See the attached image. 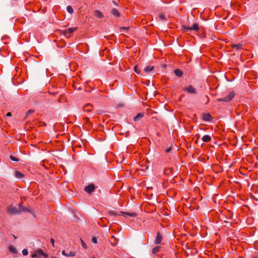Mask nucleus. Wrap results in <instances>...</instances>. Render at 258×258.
<instances>
[{
    "mask_svg": "<svg viewBox=\"0 0 258 258\" xmlns=\"http://www.w3.org/2000/svg\"><path fill=\"white\" fill-rule=\"evenodd\" d=\"M8 213L11 215L19 214V211L13 206H10L8 210Z\"/></svg>",
    "mask_w": 258,
    "mask_h": 258,
    "instance_id": "nucleus-4",
    "label": "nucleus"
},
{
    "mask_svg": "<svg viewBox=\"0 0 258 258\" xmlns=\"http://www.w3.org/2000/svg\"><path fill=\"white\" fill-rule=\"evenodd\" d=\"M202 119L205 121H210L213 119V117L209 113H204L203 115Z\"/></svg>",
    "mask_w": 258,
    "mask_h": 258,
    "instance_id": "nucleus-8",
    "label": "nucleus"
},
{
    "mask_svg": "<svg viewBox=\"0 0 258 258\" xmlns=\"http://www.w3.org/2000/svg\"><path fill=\"white\" fill-rule=\"evenodd\" d=\"M37 256V252L36 251L32 254V257L34 258V257H36Z\"/></svg>",
    "mask_w": 258,
    "mask_h": 258,
    "instance_id": "nucleus-35",
    "label": "nucleus"
},
{
    "mask_svg": "<svg viewBox=\"0 0 258 258\" xmlns=\"http://www.w3.org/2000/svg\"><path fill=\"white\" fill-rule=\"evenodd\" d=\"M159 246H156L155 247L153 250H152V253L154 254H155L156 253H157L159 251Z\"/></svg>",
    "mask_w": 258,
    "mask_h": 258,
    "instance_id": "nucleus-22",
    "label": "nucleus"
},
{
    "mask_svg": "<svg viewBox=\"0 0 258 258\" xmlns=\"http://www.w3.org/2000/svg\"><path fill=\"white\" fill-rule=\"evenodd\" d=\"M18 210L19 211V214L21 212H29L31 213V214H33V212L32 211L28 209L27 208L22 206L20 204L19 205V210Z\"/></svg>",
    "mask_w": 258,
    "mask_h": 258,
    "instance_id": "nucleus-7",
    "label": "nucleus"
},
{
    "mask_svg": "<svg viewBox=\"0 0 258 258\" xmlns=\"http://www.w3.org/2000/svg\"><path fill=\"white\" fill-rule=\"evenodd\" d=\"M234 96L235 94L234 93V92H231L228 94V95L226 97L221 99H219L218 101L223 102H229V101L232 100V99L234 97Z\"/></svg>",
    "mask_w": 258,
    "mask_h": 258,
    "instance_id": "nucleus-3",
    "label": "nucleus"
},
{
    "mask_svg": "<svg viewBox=\"0 0 258 258\" xmlns=\"http://www.w3.org/2000/svg\"><path fill=\"white\" fill-rule=\"evenodd\" d=\"M120 29L121 30H128L129 29V27H121L120 28Z\"/></svg>",
    "mask_w": 258,
    "mask_h": 258,
    "instance_id": "nucleus-33",
    "label": "nucleus"
},
{
    "mask_svg": "<svg viewBox=\"0 0 258 258\" xmlns=\"http://www.w3.org/2000/svg\"><path fill=\"white\" fill-rule=\"evenodd\" d=\"M154 69L153 66H147L144 68V71L148 73Z\"/></svg>",
    "mask_w": 258,
    "mask_h": 258,
    "instance_id": "nucleus-18",
    "label": "nucleus"
},
{
    "mask_svg": "<svg viewBox=\"0 0 258 258\" xmlns=\"http://www.w3.org/2000/svg\"><path fill=\"white\" fill-rule=\"evenodd\" d=\"M93 258H95V257H93Z\"/></svg>",
    "mask_w": 258,
    "mask_h": 258,
    "instance_id": "nucleus-44",
    "label": "nucleus"
},
{
    "mask_svg": "<svg viewBox=\"0 0 258 258\" xmlns=\"http://www.w3.org/2000/svg\"><path fill=\"white\" fill-rule=\"evenodd\" d=\"M107 212L110 215L114 216H117L119 215V214H118L117 213L115 212L112 211H108Z\"/></svg>",
    "mask_w": 258,
    "mask_h": 258,
    "instance_id": "nucleus-21",
    "label": "nucleus"
},
{
    "mask_svg": "<svg viewBox=\"0 0 258 258\" xmlns=\"http://www.w3.org/2000/svg\"><path fill=\"white\" fill-rule=\"evenodd\" d=\"M10 158L12 161H16V162L19 161V159L15 157V156H14L13 155H10Z\"/></svg>",
    "mask_w": 258,
    "mask_h": 258,
    "instance_id": "nucleus-26",
    "label": "nucleus"
},
{
    "mask_svg": "<svg viewBox=\"0 0 258 258\" xmlns=\"http://www.w3.org/2000/svg\"><path fill=\"white\" fill-rule=\"evenodd\" d=\"M42 256H43L45 257H47L48 256L47 254L44 253V254H42Z\"/></svg>",
    "mask_w": 258,
    "mask_h": 258,
    "instance_id": "nucleus-39",
    "label": "nucleus"
},
{
    "mask_svg": "<svg viewBox=\"0 0 258 258\" xmlns=\"http://www.w3.org/2000/svg\"><path fill=\"white\" fill-rule=\"evenodd\" d=\"M211 140V137L210 135H205L202 138V140L205 143H208Z\"/></svg>",
    "mask_w": 258,
    "mask_h": 258,
    "instance_id": "nucleus-14",
    "label": "nucleus"
},
{
    "mask_svg": "<svg viewBox=\"0 0 258 258\" xmlns=\"http://www.w3.org/2000/svg\"><path fill=\"white\" fill-rule=\"evenodd\" d=\"M22 253L24 255H27L28 254V250L26 249H24L22 250Z\"/></svg>",
    "mask_w": 258,
    "mask_h": 258,
    "instance_id": "nucleus-30",
    "label": "nucleus"
},
{
    "mask_svg": "<svg viewBox=\"0 0 258 258\" xmlns=\"http://www.w3.org/2000/svg\"><path fill=\"white\" fill-rule=\"evenodd\" d=\"M234 182H238L237 181H234Z\"/></svg>",
    "mask_w": 258,
    "mask_h": 258,
    "instance_id": "nucleus-43",
    "label": "nucleus"
},
{
    "mask_svg": "<svg viewBox=\"0 0 258 258\" xmlns=\"http://www.w3.org/2000/svg\"><path fill=\"white\" fill-rule=\"evenodd\" d=\"M183 90L189 94H195L197 93L196 89L191 85H189L187 87L184 88Z\"/></svg>",
    "mask_w": 258,
    "mask_h": 258,
    "instance_id": "nucleus-5",
    "label": "nucleus"
},
{
    "mask_svg": "<svg viewBox=\"0 0 258 258\" xmlns=\"http://www.w3.org/2000/svg\"><path fill=\"white\" fill-rule=\"evenodd\" d=\"M15 175H16V177H22L23 176V174L19 171L16 172Z\"/></svg>",
    "mask_w": 258,
    "mask_h": 258,
    "instance_id": "nucleus-25",
    "label": "nucleus"
},
{
    "mask_svg": "<svg viewBox=\"0 0 258 258\" xmlns=\"http://www.w3.org/2000/svg\"><path fill=\"white\" fill-rule=\"evenodd\" d=\"M93 109V107L91 104H87L83 107V110L86 112H91Z\"/></svg>",
    "mask_w": 258,
    "mask_h": 258,
    "instance_id": "nucleus-9",
    "label": "nucleus"
},
{
    "mask_svg": "<svg viewBox=\"0 0 258 258\" xmlns=\"http://www.w3.org/2000/svg\"><path fill=\"white\" fill-rule=\"evenodd\" d=\"M50 241H51V242L52 243V246L54 247V239H53V238H51V239H50Z\"/></svg>",
    "mask_w": 258,
    "mask_h": 258,
    "instance_id": "nucleus-37",
    "label": "nucleus"
},
{
    "mask_svg": "<svg viewBox=\"0 0 258 258\" xmlns=\"http://www.w3.org/2000/svg\"><path fill=\"white\" fill-rule=\"evenodd\" d=\"M196 136L198 137V138H200V135H197Z\"/></svg>",
    "mask_w": 258,
    "mask_h": 258,
    "instance_id": "nucleus-40",
    "label": "nucleus"
},
{
    "mask_svg": "<svg viewBox=\"0 0 258 258\" xmlns=\"http://www.w3.org/2000/svg\"><path fill=\"white\" fill-rule=\"evenodd\" d=\"M85 123L89 122V118L88 117H85L84 118Z\"/></svg>",
    "mask_w": 258,
    "mask_h": 258,
    "instance_id": "nucleus-36",
    "label": "nucleus"
},
{
    "mask_svg": "<svg viewBox=\"0 0 258 258\" xmlns=\"http://www.w3.org/2000/svg\"><path fill=\"white\" fill-rule=\"evenodd\" d=\"M81 244H82V247L84 248H87V245L84 242V241L81 239Z\"/></svg>",
    "mask_w": 258,
    "mask_h": 258,
    "instance_id": "nucleus-28",
    "label": "nucleus"
},
{
    "mask_svg": "<svg viewBox=\"0 0 258 258\" xmlns=\"http://www.w3.org/2000/svg\"><path fill=\"white\" fill-rule=\"evenodd\" d=\"M9 249L10 251L12 253H17V249L12 245H11L9 247Z\"/></svg>",
    "mask_w": 258,
    "mask_h": 258,
    "instance_id": "nucleus-20",
    "label": "nucleus"
},
{
    "mask_svg": "<svg viewBox=\"0 0 258 258\" xmlns=\"http://www.w3.org/2000/svg\"><path fill=\"white\" fill-rule=\"evenodd\" d=\"M144 116V114L142 113H139L136 116L134 117V120L135 121H137L139 120L140 118H142Z\"/></svg>",
    "mask_w": 258,
    "mask_h": 258,
    "instance_id": "nucleus-17",
    "label": "nucleus"
},
{
    "mask_svg": "<svg viewBox=\"0 0 258 258\" xmlns=\"http://www.w3.org/2000/svg\"><path fill=\"white\" fill-rule=\"evenodd\" d=\"M95 189V185L93 183H91L86 186L84 188L85 191L88 194H91Z\"/></svg>",
    "mask_w": 258,
    "mask_h": 258,
    "instance_id": "nucleus-6",
    "label": "nucleus"
},
{
    "mask_svg": "<svg viewBox=\"0 0 258 258\" xmlns=\"http://www.w3.org/2000/svg\"><path fill=\"white\" fill-rule=\"evenodd\" d=\"M232 47L233 48H235L236 50H239L242 48V45L240 43L237 44H233Z\"/></svg>",
    "mask_w": 258,
    "mask_h": 258,
    "instance_id": "nucleus-19",
    "label": "nucleus"
},
{
    "mask_svg": "<svg viewBox=\"0 0 258 258\" xmlns=\"http://www.w3.org/2000/svg\"><path fill=\"white\" fill-rule=\"evenodd\" d=\"M51 258H56V257L55 256H53V257H51Z\"/></svg>",
    "mask_w": 258,
    "mask_h": 258,
    "instance_id": "nucleus-42",
    "label": "nucleus"
},
{
    "mask_svg": "<svg viewBox=\"0 0 258 258\" xmlns=\"http://www.w3.org/2000/svg\"><path fill=\"white\" fill-rule=\"evenodd\" d=\"M121 213L125 217H126L127 216L136 217L137 216V214L135 212L129 213L121 212Z\"/></svg>",
    "mask_w": 258,
    "mask_h": 258,
    "instance_id": "nucleus-11",
    "label": "nucleus"
},
{
    "mask_svg": "<svg viewBox=\"0 0 258 258\" xmlns=\"http://www.w3.org/2000/svg\"><path fill=\"white\" fill-rule=\"evenodd\" d=\"M171 149H172L171 147H169V148L166 149V150H165V153H169L171 151Z\"/></svg>",
    "mask_w": 258,
    "mask_h": 258,
    "instance_id": "nucleus-34",
    "label": "nucleus"
},
{
    "mask_svg": "<svg viewBox=\"0 0 258 258\" xmlns=\"http://www.w3.org/2000/svg\"><path fill=\"white\" fill-rule=\"evenodd\" d=\"M159 18L161 21H165L166 20V18L165 15H164L163 14H160L159 15Z\"/></svg>",
    "mask_w": 258,
    "mask_h": 258,
    "instance_id": "nucleus-23",
    "label": "nucleus"
},
{
    "mask_svg": "<svg viewBox=\"0 0 258 258\" xmlns=\"http://www.w3.org/2000/svg\"><path fill=\"white\" fill-rule=\"evenodd\" d=\"M33 112V110H29L27 112H26V116H29L31 113H32Z\"/></svg>",
    "mask_w": 258,
    "mask_h": 258,
    "instance_id": "nucleus-32",
    "label": "nucleus"
},
{
    "mask_svg": "<svg viewBox=\"0 0 258 258\" xmlns=\"http://www.w3.org/2000/svg\"><path fill=\"white\" fill-rule=\"evenodd\" d=\"M67 11L70 14H72L74 12L73 9L71 6H67Z\"/></svg>",
    "mask_w": 258,
    "mask_h": 258,
    "instance_id": "nucleus-24",
    "label": "nucleus"
},
{
    "mask_svg": "<svg viewBox=\"0 0 258 258\" xmlns=\"http://www.w3.org/2000/svg\"><path fill=\"white\" fill-rule=\"evenodd\" d=\"M77 27L69 28L67 30L63 31V35L67 38H70L71 36V34L77 30Z\"/></svg>",
    "mask_w": 258,
    "mask_h": 258,
    "instance_id": "nucleus-2",
    "label": "nucleus"
},
{
    "mask_svg": "<svg viewBox=\"0 0 258 258\" xmlns=\"http://www.w3.org/2000/svg\"><path fill=\"white\" fill-rule=\"evenodd\" d=\"M162 240V236L159 232H158L155 239V243L156 244H159L161 243Z\"/></svg>",
    "mask_w": 258,
    "mask_h": 258,
    "instance_id": "nucleus-10",
    "label": "nucleus"
},
{
    "mask_svg": "<svg viewBox=\"0 0 258 258\" xmlns=\"http://www.w3.org/2000/svg\"><path fill=\"white\" fill-rule=\"evenodd\" d=\"M183 31L184 32L189 31H194L197 32L199 30V24L197 23H195L192 24L191 27L187 26L185 25H183L182 26Z\"/></svg>",
    "mask_w": 258,
    "mask_h": 258,
    "instance_id": "nucleus-1",
    "label": "nucleus"
},
{
    "mask_svg": "<svg viewBox=\"0 0 258 258\" xmlns=\"http://www.w3.org/2000/svg\"><path fill=\"white\" fill-rule=\"evenodd\" d=\"M111 14L113 15L114 16L116 17H120V13L118 12V11L115 9L113 8L111 10Z\"/></svg>",
    "mask_w": 258,
    "mask_h": 258,
    "instance_id": "nucleus-12",
    "label": "nucleus"
},
{
    "mask_svg": "<svg viewBox=\"0 0 258 258\" xmlns=\"http://www.w3.org/2000/svg\"><path fill=\"white\" fill-rule=\"evenodd\" d=\"M176 76L178 77H181L183 75V72L179 69H176L174 71Z\"/></svg>",
    "mask_w": 258,
    "mask_h": 258,
    "instance_id": "nucleus-16",
    "label": "nucleus"
},
{
    "mask_svg": "<svg viewBox=\"0 0 258 258\" xmlns=\"http://www.w3.org/2000/svg\"><path fill=\"white\" fill-rule=\"evenodd\" d=\"M92 242H93L94 243H97V238L96 237H93L92 239Z\"/></svg>",
    "mask_w": 258,
    "mask_h": 258,
    "instance_id": "nucleus-31",
    "label": "nucleus"
},
{
    "mask_svg": "<svg viewBox=\"0 0 258 258\" xmlns=\"http://www.w3.org/2000/svg\"><path fill=\"white\" fill-rule=\"evenodd\" d=\"M36 252H37V255L38 254V255H42V254H44V252H43V250L41 249H38L37 250H36Z\"/></svg>",
    "mask_w": 258,
    "mask_h": 258,
    "instance_id": "nucleus-27",
    "label": "nucleus"
},
{
    "mask_svg": "<svg viewBox=\"0 0 258 258\" xmlns=\"http://www.w3.org/2000/svg\"><path fill=\"white\" fill-rule=\"evenodd\" d=\"M134 70H135V72L137 73V74H140V70L138 69V66H135V67H134Z\"/></svg>",
    "mask_w": 258,
    "mask_h": 258,
    "instance_id": "nucleus-29",
    "label": "nucleus"
},
{
    "mask_svg": "<svg viewBox=\"0 0 258 258\" xmlns=\"http://www.w3.org/2000/svg\"><path fill=\"white\" fill-rule=\"evenodd\" d=\"M11 115H12V114H11V112H8V113H7V116H11Z\"/></svg>",
    "mask_w": 258,
    "mask_h": 258,
    "instance_id": "nucleus-38",
    "label": "nucleus"
},
{
    "mask_svg": "<svg viewBox=\"0 0 258 258\" xmlns=\"http://www.w3.org/2000/svg\"><path fill=\"white\" fill-rule=\"evenodd\" d=\"M62 254L66 256H74L75 253L73 251H71L69 253H67L64 250L62 251Z\"/></svg>",
    "mask_w": 258,
    "mask_h": 258,
    "instance_id": "nucleus-15",
    "label": "nucleus"
},
{
    "mask_svg": "<svg viewBox=\"0 0 258 258\" xmlns=\"http://www.w3.org/2000/svg\"><path fill=\"white\" fill-rule=\"evenodd\" d=\"M188 181L191 182V180L190 179H188Z\"/></svg>",
    "mask_w": 258,
    "mask_h": 258,
    "instance_id": "nucleus-41",
    "label": "nucleus"
},
{
    "mask_svg": "<svg viewBox=\"0 0 258 258\" xmlns=\"http://www.w3.org/2000/svg\"><path fill=\"white\" fill-rule=\"evenodd\" d=\"M94 15L95 17L97 18L102 19L104 17L102 13L98 10H96L94 12Z\"/></svg>",
    "mask_w": 258,
    "mask_h": 258,
    "instance_id": "nucleus-13",
    "label": "nucleus"
}]
</instances>
